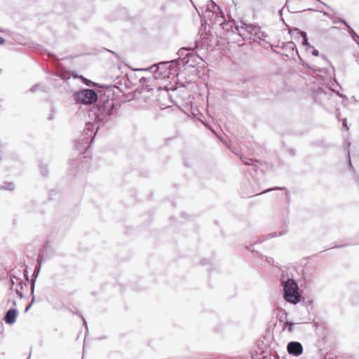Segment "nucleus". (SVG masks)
Listing matches in <instances>:
<instances>
[{
	"label": "nucleus",
	"mask_w": 359,
	"mask_h": 359,
	"mask_svg": "<svg viewBox=\"0 0 359 359\" xmlns=\"http://www.w3.org/2000/svg\"><path fill=\"white\" fill-rule=\"evenodd\" d=\"M284 298L290 303L296 304L300 302L301 295L298 291V286L292 279H289L284 285Z\"/></svg>",
	"instance_id": "f257e3e1"
},
{
	"label": "nucleus",
	"mask_w": 359,
	"mask_h": 359,
	"mask_svg": "<svg viewBox=\"0 0 359 359\" xmlns=\"http://www.w3.org/2000/svg\"><path fill=\"white\" fill-rule=\"evenodd\" d=\"M17 316L18 312L15 309H9L4 317V320L7 324L12 325L15 322Z\"/></svg>",
	"instance_id": "20e7f679"
},
{
	"label": "nucleus",
	"mask_w": 359,
	"mask_h": 359,
	"mask_svg": "<svg viewBox=\"0 0 359 359\" xmlns=\"http://www.w3.org/2000/svg\"><path fill=\"white\" fill-rule=\"evenodd\" d=\"M287 351L290 354L298 356L303 352V347L299 342H290L287 345Z\"/></svg>",
	"instance_id": "7ed1b4c3"
},
{
	"label": "nucleus",
	"mask_w": 359,
	"mask_h": 359,
	"mask_svg": "<svg viewBox=\"0 0 359 359\" xmlns=\"http://www.w3.org/2000/svg\"><path fill=\"white\" fill-rule=\"evenodd\" d=\"M76 99L79 103L93 104L97 101V95L94 90L84 89L76 94Z\"/></svg>",
	"instance_id": "f03ea898"
},
{
	"label": "nucleus",
	"mask_w": 359,
	"mask_h": 359,
	"mask_svg": "<svg viewBox=\"0 0 359 359\" xmlns=\"http://www.w3.org/2000/svg\"><path fill=\"white\" fill-rule=\"evenodd\" d=\"M243 162L244 164L245 165H251V163L250 161H252L251 159L248 160V161H245L244 159H242Z\"/></svg>",
	"instance_id": "39448f33"
},
{
	"label": "nucleus",
	"mask_w": 359,
	"mask_h": 359,
	"mask_svg": "<svg viewBox=\"0 0 359 359\" xmlns=\"http://www.w3.org/2000/svg\"><path fill=\"white\" fill-rule=\"evenodd\" d=\"M4 43V39L0 36V44H3Z\"/></svg>",
	"instance_id": "423d86ee"
}]
</instances>
